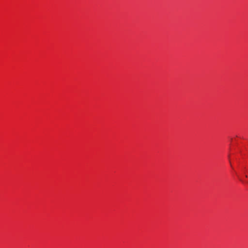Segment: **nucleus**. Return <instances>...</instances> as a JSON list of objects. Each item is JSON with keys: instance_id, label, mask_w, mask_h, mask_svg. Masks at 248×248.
Wrapping results in <instances>:
<instances>
[{"instance_id": "nucleus-1", "label": "nucleus", "mask_w": 248, "mask_h": 248, "mask_svg": "<svg viewBox=\"0 0 248 248\" xmlns=\"http://www.w3.org/2000/svg\"><path fill=\"white\" fill-rule=\"evenodd\" d=\"M241 181V182H245L244 181L242 180H240Z\"/></svg>"}]
</instances>
